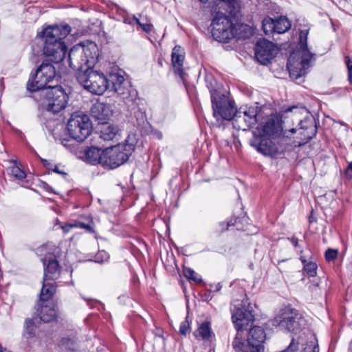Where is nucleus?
Masks as SVG:
<instances>
[{
    "instance_id": "nucleus-1",
    "label": "nucleus",
    "mask_w": 352,
    "mask_h": 352,
    "mask_svg": "<svg viewBox=\"0 0 352 352\" xmlns=\"http://www.w3.org/2000/svg\"><path fill=\"white\" fill-rule=\"evenodd\" d=\"M71 31L68 25H50L45 28L42 32L44 38V55L52 62L59 63L63 60L67 52V47L63 39Z\"/></svg>"
},
{
    "instance_id": "nucleus-2",
    "label": "nucleus",
    "mask_w": 352,
    "mask_h": 352,
    "mask_svg": "<svg viewBox=\"0 0 352 352\" xmlns=\"http://www.w3.org/2000/svg\"><path fill=\"white\" fill-rule=\"evenodd\" d=\"M135 144V136L129 135L124 143L107 148L104 168L113 169L124 164L134 151Z\"/></svg>"
},
{
    "instance_id": "nucleus-3",
    "label": "nucleus",
    "mask_w": 352,
    "mask_h": 352,
    "mask_svg": "<svg viewBox=\"0 0 352 352\" xmlns=\"http://www.w3.org/2000/svg\"><path fill=\"white\" fill-rule=\"evenodd\" d=\"M311 58L312 54L308 49H300L293 52L290 54L287 64L290 77L298 80L305 76L310 67L309 62Z\"/></svg>"
},
{
    "instance_id": "nucleus-4",
    "label": "nucleus",
    "mask_w": 352,
    "mask_h": 352,
    "mask_svg": "<svg viewBox=\"0 0 352 352\" xmlns=\"http://www.w3.org/2000/svg\"><path fill=\"white\" fill-rule=\"evenodd\" d=\"M211 32L213 38L220 42H227L234 37V28L230 18L224 13L216 12L213 14Z\"/></svg>"
},
{
    "instance_id": "nucleus-5",
    "label": "nucleus",
    "mask_w": 352,
    "mask_h": 352,
    "mask_svg": "<svg viewBox=\"0 0 352 352\" xmlns=\"http://www.w3.org/2000/svg\"><path fill=\"white\" fill-rule=\"evenodd\" d=\"M303 322L298 310L287 306L280 309L274 317L273 324L288 331H294L301 327Z\"/></svg>"
},
{
    "instance_id": "nucleus-6",
    "label": "nucleus",
    "mask_w": 352,
    "mask_h": 352,
    "mask_svg": "<svg viewBox=\"0 0 352 352\" xmlns=\"http://www.w3.org/2000/svg\"><path fill=\"white\" fill-rule=\"evenodd\" d=\"M213 115L217 119L230 120L236 111L234 102L223 94H219L215 90L211 91Z\"/></svg>"
},
{
    "instance_id": "nucleus-7",
    "label": "nucleus",
    "mask_w": 352,
    "mask_h": 352,
    "mask_svg": "<svg viewBox=\"0 0 352 352\" xmlns=\"http://www.w3.org/2000/svg\"><path fill=\"white\" fill-rule=\"evenodd\" d=\"M70 136L78 142H82L88 137V116L83 112L72 114L67 122Z\"/></svg>"
},
{
    "instance_id": "nucleus-8",
    "label": "nucleus",
    "mask_w": 352,
    "mask_h": 352,
    "mask_svg": "<svg viewBox=\"0 0 352 352\" xmlns=\"http://www.w3.org/2000/svg\"><path fill=\"white\" fill-rule=\"evenodd\" d=\"M56 77L54 67L50 63H42L36 69L32 81L29 80L27 88L30 91H36L47 87Z\"/></svg>"
},
{
    "instance_id": "nucleus-9",
    "label": "nucleus",
    "mask_w": 352,
    "mask_h": 352,
    "mask_svg": "<svg viewBox=\"0 0 352 352\" xmlns=\"http://www.w3.org/2000/svg\"><path fill=\"white\" fill-rule=\"evenodd\" d=\"M69 58L79 65L76 73L77 80L84 89H88V57L85 52V47L81 45L74 46L69 52Z\"/></svg>"
},
{
    "instance_id": "nucleus-10",
    "label": "nucleus",
    "mask_w": 352,
    "mask_h": 352,
    "mask_svg": "<svg viewBox=\"0 0 352 352\" xmlns=\"http://www.w3.org/2000/svg\"><path fill=\"white\" fill-rule=\"evenodd\" d=\"M46 109L54 113L64 109L68 102V96L60 86H48L46 94Z\"/></svg>"
},
{
    "instance_id": "nucleus-11",
    "label": "nucleus",
    "mask_w": 352,
    "mask_h": 352,
    "mask_svg": "<svg viewBox=\"0 0 352 352\" xmlns=\"http://www.w3.org/2000/svg\"><path fill=\"white\" fill-rule=\"evenodd\" d=\"M254 307L255 305L243 300L240 307L233 311L232 318L237 331L242 330L254 321Z\"/></svg>"
},
{
    "instance_id": "nucleus-12",
    "label": "nucleus",
    "mask_w": 352,
    "mask_h": 352,
    "mask_svg": "<svg viewBox=\"0 0 352 352\" xmlns=\"http://www.w3.org/2000/svg\"><path fill=\"white\" fill-rule=\"evenodd\" d=\"M257 107H243L236 111L233 125L238 130L245 131L256 122Z\"/></svg>"
},
{
    "instance_id": "nucleus-13",
    "label": "nucleus",
    "mask_w": 352,
    "mask_h": 352,
    "mask_svg": "<svg viewBox=\"0 0 352 352\" xmlns=\"http://www.w3.org/2000/svg\"><path fill=\"white\" fill-rule=\"evenodd\" d=\"M278 53V48L274 44L265 38L259 39L255 48V56L263 65L267 64Z\"/></svg>"
},
{
    "instance_id": "nucleus-14",
    "label": "nucleus",
    "mask_w": 352,
    "mask_h": 352,
    "mask_svg": "<svg viewBox=\"0 0 352 352\" xmlns=\"http://www.w3.org/2000/svg\"><path fill=\"white\" fill-rule=\"evenodd\" d=\"M109 87L108 80L104 74L89 67V92L102 95Z\"/></svg>"
},
{
    "instance_id": "nucleus-15",
    "label": "nucleus",
    "mask_w": 352,
    "mask_h": 352,
    "mask_svg": "<svg viewBox=\"0 0 352 352\" xmlns=\"http://www.w3.org/2000/svg\"><path fill=\"white\" fill-rule=\"evenodd\" d=\"M111 82L112 83L111 90L116 93L124 102L128 100L131 95L130 85L124 76L119 74H111Z\"/></svg>"
},
{
    "instance_id": "nucleus-16",
    "label": "nucleus",
    "mask_w": 352,
    "mask_h": 352,
    "mask_svg": "<svg viewBox=\"0 0 352 352\" xmlns=\"http://www.w3.org/2000/svg\"><path fill=\"white\" fill-rule=\"evenodd\" d=\"M250 145L264 155L274 156L278 152L274 144L267 137L254 135Z\"/></svg>"
},
{
    "instance_id": "nucleus-17",
    "label": "nucleus",
    "mask_w": 352,
    "mask_h": 352,
    "mask_svg": "<svg viewBox=\"0 0 352 352\" xmlns=\"http://www.w3.org/2000/svg\"><path fill=\"white\" fill-rule=\"evenodd\" d=\"M58 309L54 302H40L36 309L37 318L40 321L49 322L57 317Z\"/></svg>"
},
{
    "instance_id": "nucleus-18",
    "label": "nucleus",
    "mask_w": 352,
    "mask_h": 352,
    "mask_svg": "<svg viewBox=\"0 0 352 352\" xmlns=\"http://www.w3.org/2000/svg\"><path fill=\"white\" fill-rule=\"evenodd\" d=\"M265 339L266 333L264 329L259 326H255L249 331L248 343L253 349V352H261L264 349L263 343Z\"/></svg>"
},
{
    "instance_id": "nucleus-19",
    "label": "nucleus",
    "mask_w": 352,
    "mask_h": 352,
    "mask_svg": "<svg viewBox=\"0 0 352 352\" xmlns=\"http://www.w3.org/2000/svg\"><path fill=\"white\" fill-rule=\"evenodd\" d=\"M280 132L281 128L279 123L274 119L270 118L256 127L254 131V135L274 138L278 136Z\"/></svg>"
},
{
    "instance_id": "nucleus-20",
    "label": "nucleus",
    "mask_w": 352,
    "mask_h": 352,
    "mask_svg": "<svg viewBox=\"0 0 352 352\" xmlns=\"http://www.w3.org/2000/svg\"><path fill=\"white\" fill-rule=\"evenodd\" d=\"M113 109L109 104L97 101L91 109V116L99 121V124L107 122L113 116Z\"/></svg>"
},
{
    "instance_id": "nucleus-21",
    "label": "nucleus",
    "mask_w": 352,
    "mask_h": 352,
    "mask_svg": "<svg viewBox=\"0 0 352 352\" xmlns=\"http://www.w3.org/2000/svg\"><path fill=\"white\" fill-rule=\"evenodd\" d=\"M299 128H292L289 131L292 133L299 131V134L302 136L305 142H307L316 134V128L314 124V121L310 118H305L304 120L300 121Z\"/></svg>"
},
{
    "instance_id": "nucleus-22",
    "label": "nucleus",
    "mask_w": 352,
    "mask_h": 352,
    "mask_svg": "<svg viewBox=\"0 0 352 352\" xmlns=\"http://www.w3.org/2000/svg\"><path fill=\"white\" fill-rule=\"evenodd\" d=\"M194 336L197 340L207 344H210L215 340V334L212 330L210 322L208 321H204L200 324L194 332Z\"/></svg>"
},
{
    "instance_id": "nucleus-23",
    "label": "nucleus",
    "mask_w": 352,
    "mask_h": 352,
    "mask_svg": "<svg viewBox=\"0 0 352 352\" xmlns=\"http://www.w3.org/2000/svg\"><path fill=\"white\" fill-rule=\"evenodd\" d=\"M100 137L105 141L113 140L121 136V130L118 126L107 122L101 123Z\"/></svg>"
},
{
    "instance_id": "nucleus-24",
    "label": "nucleus",
    "mask_w": 352,
    "mask_h": 352,
    "mask_svg": "<svg viewBox=\"0 0 352 352\" xmlns=\"http://www.w3.org/2000/svg\"><path fill=\"white\" fill-rule=\"evenodd\" d=\"M171 57L175 73L182 76L183 74L184 55L181 47L175 46L173 48Z\"/></svg>"
},
{
    "instance_id": "nucleus-25",
    "label": "nucleus",
    "mask_w": 352,
    "mask_h": 352,
    "mask_svg": "<svg viewBox=\"0 0 352 352\" xmlns=\"http://www.w3.org/2000/svg\"><path fill=\"white\" fill-rule=\"evenodd\" d=\"M37 254L43 264H58L52 246L43 245L37 249Z\"/></svg>"
},
{
    "instance_id": "nucleus-26",
    "label": "nucleus",
    "mask_w": 352,
    "mask_h": 352,
    "mask_svg": "<svg viewBox=\"0 0 352 352\" xmlns=\"http://www.w3.org/2000/svg\"><path fill=\"white\" fill-rule=\"evenodd\" d=\"M105 157V149L101 150L95 146L89 147V164H100L104 167Z\"/></svg>"
},
{
    "instance_id": "nucleus-27",
    "label": "nucleus",
    "mask_w": 352,
    "mask_h": 352,
    "mask_svg": "<svg viewBox=\"0 0 352 352\" xmlns=\"http://www.w3.org/2000/svg\"><path fill=\"white\" fill-rule=\"evenodd\" d=\"M47 281L48 280H45L43 281L40 294V302H49L48 300L51 298L56 292L55 286L53 283Z\"/></svg>"
},
{
    "instance_id": "nucleus-28",
    "label": "nucleus",
    "mask_w": 352,
    "mask_h": 352,
    "mask_svg": "<svg viewBox=\"0 0 352 352\" xmlns=\"http://www.w3.org/2000/svg\"><path fill=\"white\" fill-rule=\"evenodd\" d=\"M274 24L276 25V32L278 34L284 33L291 28L290 22L285 16L274 19Z\"/></svg>"
},
{
    "instance_id": "nucleus-29",
    "label": "nucleus",
    "mask_w": 352,
    "mask_h": 352,
    "mask_svg": "<svg viewBox=\"0 0 352 352\" xmlns=\"http://www.w3.org/2000/svg\"><path fill=\"white\" fill-rule=\"evenodd\" d=\"M59 265H47L44 269V280H54L59 277Z\"/></svg>"
},
{
    "instance_id": "nucleus-30",
    "label": "nucleus",
    "mask_w": 352,
    "mask_h": 352,
    "mask_svg": "<svg viewBox=\"0 0 352 352\" xmlns=\"http://www.w3.org/2000/svg\"><path fill=\"white\" fill-rule=\"evenodd\" d=\"M182 273L188 280L193 281L197 284L202 283L201 276L199 274L195 272L192 269L186 267L185 265H182Z\"/></svg>"
},
{
    "instance_id": "nucleus-31",
    "label": "nucleus",
    "mask_w": 352,
    "mask_h": 352,
    "mask_svg": "<svg viewBox=\"0 0 352 352\" xmlns=\"http://www.w3.org/2000/svg\"><path fill=\"white\" fill-rule=\"evenodd\" d=\"M263 29L266 35L276 32L274 19L267 17L263 21Z\"/></svg>"
},
{
    "instance_id": "nucleus-32",
    "label": "nucleus",
    "mask_w": 352,
    "mask_h": 352,
    "mask_svg": "<svg viewBox=\"0 0 352 352\" xmlns=\"http://www.w3.org/2000/svg\"><path fill=\"white\" fill-rule=\"evenodd\" d=\"M132 20L135 22L144 32L149 33L153 29V25L147 21L146 18H142L140 15V19L133 16Z\"/></svg>"
},
{
    "instance_id": "nucleus-33",
    "label": "nucleus",
    "mask_w": 352,
    "mask_h": 352,
    "mask_svg": "<svg viewBox=\"0 0 352 352\" xmlns=\"http://www.w3.org/2000/svg\"><path fill=\"white\" fill-rule=\"evenodd\" d=\"M40 320L37 317H35L32 319H27L25 323V327L27 333L29 334L30 336H33L36 329V323H38Z\"/></svg>"
},
{
    "instance_id": "nucleus-34",
    "label": "nucleus",
    "mask_w": 352,
    "mask_h": 352,
    "mask_svg": "<svg viewBox=\"0 0 352 352\" xmlns=\"http://www.w3.org/2000/svg\"><path fill=\"white\" fill-rule=\"evenodd\" d=\"M13 165L10 168V174L16 179H23L25 177V173L19 166L16 161H12Z\"/></svg>"
},
{
    "instance_id": "nucleus-35",
    "label": "nucleus",
    "mask_w": 352,
    "mask_h": 352,
    "mask_svg": "<svg viewBox=\"0 0 352 352\" xmlns=\"http://www.w3.org/2000/svg\"><path fill=\"white\" fill-rule=\"evenodd\" d=\"M325 259L327 262H335L339 256V252L337 249L329 248L324 254Z\"/></svg>"
},
{
    "instance_id": "nucleus-36",
    "label": "nucleus",
    "mask_w": 352,
    "mask_h": 352,
    "mask_svg": "<svg viewBox=\"0 0 352 352\" xmlns=\"http://www.w3.org/2000/svg\"><path fill=\"white\" fill-rule=\"evenodd\" d=\"M317 265H303V273L309 277H314L316 275Z\"/></svg>"
},
{
    "instance_id": "nucleus-37",
    "label": "nucleus",
    "mask_w": 352,
    "mask_h": 352,
    "mask_svg": "<svg viewBox=\"0 0 352 352\" xmlns=\"http://www.w3.org/2000/svg\"><path fill=\"white\" fill-rule=\"evenodd\" d=\"M309 31L308 30H301L300 32V49H307V40Z\"/></svg>"
},
{
    "instance_id": "nucleus-38",
    "label": "nucleus",
    "mask_w": 352,
    "mask_h": 352,
    "mask_svg": "<svg viewBox=\"0 0 352 352\" xmlns=\"http://www.w3.org/2000/svg\"><path fill=\"white\" fill-rule=\"evenodd\" d=\"M77 227L88 229V226H87V225H85V223H82L65 224V225L62 226V229H63L64 232L67 233L72 228H77Z\"/></svg>"
},
{
    "instance_id": "nucleus-39",
    "label": "nucleus",
    "mask_w": 352,
    "mask_h": 352,
    "mask_svg": "<svg viewBox=\"0 0 352 352\" xmlns=\"http://www.w3.org/2000/svg\"><path fill=\"white\" fill-rule=\"evenodd\" d=\"M78 157L85 162H88V146L87 145L81 146V150L77 153Z\"/></svg>"
},
{
    "instance_id": "nucleus-40",
    "label": "nucleus",
    "mask_w": 352,
    "mask_h": 352,
    "mask_svg": "<svg viewBox=\"0 0 352 352\" xmlns=\"http://www.w3.org/2000/svg\"><path fill=\"white\" fill-rule=\"evenodd\" d=\"M89 30H91L93 34H96L99 36L104 34V32L102 28V22L99 21L96 22V28L94 29V28H89Z\"/></svg>"
},
{
    "instance_id": "nucleus-41",
    "label": "nucleus",
    "mask_w": 352,
    "mask_h": 352,
    "mask_svg": "<svg viewBox=\"0 0 352 352\" xmlns=\"http://www.w3.org/2000/svg\"><path fill=\"white\" fill-rule=\"evenodd\" d=\"M189 331V324L187 321H183L179 326V333L186 336Z\"/></svg>"
},
{
    "instance_id": "nucleus-42",
    "label": "nucleus",
    "mask_w": 352,
    "mask_h": 352,
    "mask_svg": "<svg viewBox=\"0 0 352 352\" xmlns=\"http://www.w3.org/2000/svg\"><path fill=\"white\" fill-rule=\"evenodd\" d=\"M346 65L348 69V78L350 82H352V60L348 57H346Z\"/></svg>"
},
{
    "instance_id": "nucleus-43",
    "label": "nucleus",
    "mask_w": 352,
    "mask_h": 352,
    "mask_svg": "<svg viewBox=\"0 0 352 352\" xmlns=\"http://www.w3.org/2000/svg\"><path fill=\"white\" fill-rule=\"evenodd\" d=\"M108 258V256L107 255L106 252L102 251L100 252L96 256V258L94 261L96 263H103L105 261H107V258Z\"/></svg>"
},
{
    "instance_id": "nucleus-44",
    "label": "nucleus",
    "mask_w": 352,
    "mask_h": 352,
    "mask_svg": "<svg viewBox=\"0 0 352 352\" xmlns=\"http://www.w3.org/2000/svg\"><path fill=\"white\" fill-rule=\"evenodd\" d=\"M304 352H319L318 346L316 344H313L309 347H306L304 350Z\"/></svg>"
},
{
    "instance_id": "nucleus-45",
    "label": "nucleus",
    "mask_w": 352,
    "mask_h": 352,
    "mask_svg": "<svg viewBox=\"0 0 352 352\" xmlns=\"http://www.w3.org/2000/svg\"><path fill=\"white\" fill-rule=\"evenodd\" d=\"M346 175L349 178L352 179V162H350L348 165V167L346 170Z\"/></svg>"
},
{
    "instance_id": "nucleus-46",
    "label": "nucleus",
    "mask_w": 352,
    "mask_h": 352,
    "mask_svg": "<svg viewBox=\"0 0 352 352\" xmlns=\"http://www.w3.org/2000/svg\"><path fill=\"white\" fill-rule=\"evenodd\" d=\"M291 241V243H292V245L296 247V248H298L299 247V244H298V240L297 238L296 237H292L290 239H289Z\"/></svg>"
},
{
    "instance_id": "nucleus-47",
    "label": "nucleus",
    "mask_w": 352,
    "mask_h": 352,
    "mask_svg": "<svg viewBox=\"0 0 352 352\" xmlns=\"http://www.w3.org/2000/svg\"><path fill=\"white\" fill-rule=\"evenodd\" d=\"M300 259L303 264H314L313 261H309L307 259H306L305 256H301Z\"/></svg>"
},
{
    "instance_id": "nucleus-48",
    "label": "nucleus",
    "mask_w": 352,
    "mask_h": 352,
    "mask_svg": "<svg viewBox=\"0 0 352 352\" xmlns=\"http://www.w3.org/2000/svg\"><path fill=\"white\" fill-rule=\"evenodd\" d=\"M89 234H90V233H93V234H94V237H95L96 239H98V238H97V236H96V234L95 231L92 229V228H91V221H89Z\"/></svg>"
},
{
    "instance_id": "nucleus-49",
    "label": "nucleus",
    "mask_w": 352,
    "mask_h": 352,
    "mask_svg": "<svg viewBox=\"0 0 352 352\" xmlns=\"http://www.w3.org/2000/svg\"><path fill=\"white\" fill-rule=\"evenodd\" d=\"M96 48V45L94 43L89 42V50Z\"/></svg>"
},
{
    "instance_id": "nucleus-50",
    "label": "nucleus",
    "mask_w": 352,
    "mask_h": 352,
    "mask_svg": "<svg viewBox=\"0 0 352 352\" xmlns=\"http://www.w3.org/2000/svg\"><path fill=\"white\" fill-rule=\"evenodd\" d=\"M91 59H93V61H91L90 59H89V65H90L91 63H96V60H98V56H97L96 58H94V57H92V58H91Z\"/></svg>"
},
{
    "instance_id": "nucleus-51",
    "label": "nucleus",
    "mask_w": 352,
    "mask_h": 352,
    "mask_svg": "<svg viewBox=\"0 0 352 352\" xmlns=\"http://www.w3.org/2000/svg\"><path fill=\"white\" fill-rule=\"evenodd\" d=\"M54 171L59 174H65V173L61 172L57 166L54 168Z\"/></svg>"
},
{
    "instance_id": "nucleus-52",
    "label": "nucleus",
    "mask_w": 352,
    "mask_h": 352,
    "mask_svg": "<svg viewBox=\"0 0 352 352\" xmlns=\"http://www.w3.org/2000/svg\"><path fill=\"white\" fill-rule=\"evenodd\" d=\"M221 288V285H220V283H218L216 287H215V290L216 291H219Z\"/></svg>"
},
{
    "instance_id": "nucleus-53",
    "label": "nucleus",
    "mask_w": 352,
    "mask_h": 352,
    "mask_svg": "<svg viewBox=\"0 0 352 352\" xmlns=\"http://www.w3.org/2000/svg\"><path fill=\"white\" fill-rule=\"evenodd\" d=\"M292 109H297V107H290V108H289V109L286 111V112L292 111Z\"/></svg>"
},
{
    "instance_id": "nucleus-54",
    "label": "nucleus",
    "mask_w": 352,
    "mask_h": 352,
    "mask_svg": "<svg viewBox=\"0 0 352 352\" xmlns=\"http://www.w3.org/2000/svg\"><path fill=\"white\" fill-rule=\"evenodd\" d=\"M124 22H125V23H129V24H132V21H128L127 19H125V20H124Z\"/></svg>"
},
{
    "instance_id": "nucleus-55",
    "label": "nucleus",
    "mask_w": 352,
    "mask_h": 352,
    "mask_svg": "<svg viewBox=\"0 0 352 352\" xmlns=\"http://www.w3.org/2000/svg\"><path fill=\"white\" fill-rule=\"evenodd\" d=\"M201 3H206L208 2L210 0H199Z\"/></svg>"
},
{
    "instance_id": "nucleus-56",
    "label": "nucleus",
    "mask_w": 352,
    "mask_h": 352,
    "mask_svg": "<svg viewBox=\"0 0 352 352\" xmlns=\"http://www.w3.org/2000/svg\"><path fill=\"white\" fill-rule=\"evenodd\" d=\"M234 223H230V222L227 223V228H226V230L228 229V228L231 226V225H233Z\"/></svg>"
},
{
    "instance_id": "nucleus-57",
    "label": "nucleus",
    "mask_w": 352,
    "mask_h": 352,
    "mask_svg": "<svg viewBox=\"0 0 352 352\" xmlns=\"http://www.w3.org/2000/svg\"><path fill=\"white\" fill-rule=\"evenodd\" d=\"M89 307H91V300H89Z\"/></svg>"
}]
</instances>
